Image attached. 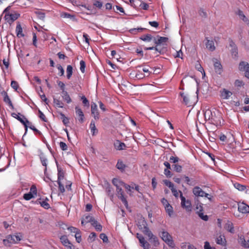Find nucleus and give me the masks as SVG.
I'll return each mask as SVG.
<instances>
[{
    "instance_id": "5701e85b",
    "label": "nucleus",
    "mask_w": 249,
    "mask_h": 249,
    "mask_svg": "<svg viewBox=\"0 0 249 249\" xmlns=\"http://www.w3.org/2000/svg\"><path fill=\"white\" fill-rule=\"evenodd\" d=\"M231 95L232 93L231 91L225 89L221 92V96L224 99H228Z\"/></svg>"
},
{
    "instance_id": "79ce46f5",
    "label": "nucleus",
    "mask_w": 249,
    "mask_h": 249,
    "mask_svg": "<svg viewBox=\"0 0 249 249\" xmlns=\"http://www.w3.org/2000/svg\"><path fill=\"white\" fill-rule=\"evenodd\" d=\"M59 114L61 116V119L62 120V122L65 125L69 123V119L66 117L63 113L60 112L59 113Z\"/></svg>"
},
{
    "instance_id": "a878e982",
    "label": "nucleus",
    "mask_w": 249,
    "mask_h": 249,
    "mask_svg": "<svg viewBox=\"0 0 249 249\" xmlns=\"http://www.w3.org/2000/svg\"><path fill=\"white\" fill-rule=\"evenodd\" d=\"M206 47L211 51H213L215 49V47L214 45V42L213 40H207V41L206 43Z\"/></svg>"
},
{
    "instance_id": "39448f33",
    "label": "nucleus",
    "mask_w": 249,
    "mask_h": 249,
    "mask_svg": "<svg viewBox=\"0 0 249 249\" xmlns=\"http://www.w3.org/2000/svg\"><path fill=\"white\" fill-rule=\"evenodd\" d=\"M180 198L181 199V206L185 208L186 211L189 212L191 211V202L187 200H186L185 197L183 196L181 191H179Z\"/></svg>"
},
{
    "instance_id": "4be33fe9",
    "label": "nucleus",
    "mask_w": 249,
    "mask_h": 249,
    "mask_svg": "<svg viewBox=\"0 0 249 249\" xmlns=\"http://www.w3.org/2000/svg\"><path fill=\"white\" fill-rule=\"evenodd\" d=\"M126 166L125 164H124L121 160H118L117 163L116 165V167L120 170L121 171L123 172L124 171Z\"/></svg>"
},
{
    "instance_id": "58836bf2",
    "label": "nucleus",
    "mask_w": 249,
    "mask_h": 249,
    "mask_svg": "<svg viewBox=\"0 0 249 249\" xmlns=\"http://www.w3.org/2000/svg\"><path fill=\"white\" fill-rule=\"evenodd\" d=\"M226 229L231 233L234 232V228L233 224L231 222H228L226 224L225 226Z\"/></svg>"
},
{
    "instance_id": "393cba45",
    "label": "nucleus",
    "mask_w": 249,
    "mask_h": 249,
    "mask_svg": "<svg viewBox=\"0 0 249 249\" xmlns=\"http://www.w3.org/2000/svg\"><path fill=\"white\" fill-rule=\"evenodd\" d=\"M57 181H61L64 178V172L63 171L61 167H59L57 166Z\"/></svg>"
},
{
    "instance_id": "774afa93",
    "label": "nucleus",
    "mask_w": 249,
    "mask_h": 249,
    "mask_svg": "<svg viewBox=\"0 0 249 249\" xmlns=\"http://www.w3.org/2000/svg\"><path fill=\"white\" fill-rule=\"evenodd\" d=\"M234 84L236 87H241L244 85V83L242 80H236Z\"/></svg>"
},
{
    "instance_id": "a211bd4d",
    "label": "nucleus",
    "mask_w": 249,
    "mask_h": 249,
    "mask_svg": "<svg viewBox=\"0 0 249 249\" xmlns=\"http://www.w3.org/2000/svg\"><path fill=\"white\" fill-rule=\"evenodd\" d=\"M221 116L219 114L217 115V116H216L215 114L214 115H213L211 121L210 122V123L212 124H213L215 125H217L218 124H221Z\"/></svg>"
},
{
    "instance_id": "ea45409f",
    "label": "nucleus",
    "mask_w": 249,
    "mask_h": 249,
    "mask_svg": "<svg viewBox=\"0 0 249 249\" xmlns=\"http://www.w3.org/2000/svg\"><path fill=\"white\" fill-rule=\"evenodd\" d=\"M84 220L85 221V222L86 223H90L91 224H92V223H93V221H95L94 217L89 215H86L85 217Z\"/></svg>"
},
{
    "instance_id": "37998d69",
    "label": "nucleus",
    "mask_w": 249,
    "mask_h": 249,
    "mask_svg": "<svg viewBox=\"0 0 249 249\" xmlns=\"http://www.w3.org/2000/svg\"><path fill=\"white\" fill-rule=\"evenodd\" d=\"M40 159L42 165L45 167L44 169V172H45L47 170V159L44 156H40Z\"/></svg>"
},
{
    "instance_id": "49530a36",
    "label": "nucleus",
    "mask_w": 249,
    "mask_h": 249,
    "mask_svg": "<svg viewBox=\"0 0 249 249\" xmlns=\"http://www.w3.org/2000/svg\"><path fill=\"white\" fill-rule=\"evenodd\" d=\"M139 3V7H140L143 10H147L148 9L149 5L148 4L141 1H140Z\"/></svg>"
},
{
    "instance_id": "8fccbe9b",
    "label": "nucleus",
    "mask_w": 249,
    "mask_h": 249,
    "mask_svg": "<svg viewBox=\"0 0 249 249\" xmlns=\"http://www.w3.org/2000/svg\"><path fill=\"white\" fill-rule=\"evenodd\" d=\"M11 86L15 90H17L18 88V87H19L18 83L17 81H11Z\"/></svg>"
},
{
    "instance_id": "bf43d9fd",
    "label": "nucleus",
    "mask_w": 249,
    "mask_h": 249,
    "mask_svg": "<svg viewBox=\"0 0 249 249\" xmlns=\"http://www.w3.org/2000/svg\"><path fill=\"white\" fill-rule=\"evenodd\" d=\"M179 160V159L178 157L171 156L170 158L169 161L171 163H176Z\"/></svg>"
},
{
    "instance_id": "5fc2aeb1",
    "label": "nucleus",
    "mask_w": 249,
    "mask_h": 249,
    "mask_svg": "<svg viewBox=\"0 0 249 249\" xmlns=\"http://www.w3.org/2000/svg\"><path fill=\"white\" fill-rule=\"evenodd\" d=\"M198 216L200 218H201L202 220L204 221H207L208 220V216L207 215H204L202 212H197Z\"/></svg>"
},
{
    "instance_id": "aec40b11",
    "label": "nucleus",
    "mask_w": 249,
    "mask_h": 249,
    "mask_svg": "<svg viewBox=\"0 0 249 249\" xmlns=\"http://www.w3.org/2000/svg\"><path fill=\"white\" fill-rule=\"evenodd\" d=\"M180 95L183 98V101L184 104L188 106H192L190 102V98L188 94H185L183 92H180Z\"/></svg>"
},
{
    "instance_id": "b1692460",
    "label": "nucleus",
    "mask_w": 249,
    "mask_h": 249,
    "mask_svg": "<svg viewBox=\"0 0 249 249\" xmlns=\"http://www.w3.org/2000/svg\"><path fill=\"white\" fill-rule=\"evenodd\" d=\"M16 32L18 37H22L24 35L22 34V28L19 23H18L16 26Z\"/></svg>"
},
{
    "instance_id": "0eeeda50",
    "label": "nucleus",
    "mask_w": 249,
    "mask_h": 249,
    "mask_svg": "<svg viewBox=\"0 0 249 249\" xmlns=\"http://www.w3.org/2000/svg\"><path fill=\"white\" fill-rule=\"evenodd\" d=\"M239 69L240 71H245V76L249 78V64L246 62H241Z\"/></svg>"
},
{
    "instance_id": "4468645a",
    "label": "nucleus",
    "mask_w": 249,
    "mask_h": 249,
    "mask_svg": "<svg viewBox=\"0 0 249 249\" xmlns=\"http://www.w3.org/2000/svg\"><path fill=\"white\" fill-rule=\"evenodd\" d=\"M238 211L243 213H249V206L244 203L238 204Z\"/></svg>"
},
{
    "instance_id": "de8ad7c7",
    "label": "nucleus",
    "mask_w": 249,
    "mask_h": 249,
    "mask_svg": "<svg viewBox=\"0 0 249 249\" xmlns=\"http://www.w3.org/2000/svg\"><path fill=\"white\" fill-rule=\"evenodd\" d=\"M80 69L82 73H84L85 71L86 63L84 60H81L80 62Z\"/></svg>"
},
{
    "instance_id": "72a5a7b5",
    "label": "nucleus",
    "mask_w": 249,
    "mask_h": 249,
    "mask_svg": "<svg viewBox=\"0 0 249 249\" xmlns=\"http://www.w3.org/2000/svg\"><path fill=\"white\" fill-rule=\"evenodd\" d=\"M72 67L71 65H68L67 67V77L68 79H70L72 74Z\"/></svg>"
},
{
    "instance_id": "412c9836",
    "label": "nucleus",
    "mask_w": 249,
    "mask_h": 249,
    "mask_svg": "<svg viewBox=\"0 0 249 249\" xmlns=\"http://www.w3.org/2000/svg\"><path fill=\"white\" fill-rule=\"evenodd\" d=\"M238 242L241 245V246L244 248H249V240L246 242L243 236H240L239 237Z\"/></svg>"
},
{
    "instance_id": "1a4fd4ad",
    "label": "nucleus",
    "mask_w": 249,
    "mask_h": 249,
    "mask_svg": "<svg viewBox=\"0 0 249 249\" xmlns=\"http://www.w3.org/2000/svg\"><path fill=\"white\" fill-rule=\"evenodd\" d=\"M61 242L62 244L67 247L69 249H72L73 245L69 240L67 236L66 235L61 236L60 238Z\"/></svg>"
},
{
    "instance_id": "a18cd8bd",
    "label": "nucleus",
    "mask_w": 249,
    "mask_h": 249,
    "mask_svg": "<svg viewBox=\"0 0 249 249\" xmlns=\"http://www.w3.org/2000/svg\"><path fill=\"white\" fill-rule=\"evenodd\" d=\"M145 50H155L156 51L158 52L160 54H161V50H159L158 47L156 45V46L155 47H145L144 48Z\"/></svg>"
},
{
    "instance_id": "680f3d73",
    "label": "nucleus",
    "mask_w": 249,
    "mask_h": 249,
    "mask_svg": "<svg viewBox=\"0 0 249 249\" xmlns=\"http://www.w3.org/2000/svg\"><path fill=\"white\" fill-rule=\"evenodd\" d=\"M199 14L202 18H206L207 17V13L204 11L203 9L201 8L199 10Z\"/></svg>"
},
{
    "instance_id": "e433bc0d",
    "label": "nucleus",
    "mask_w": 249,
    "mask_h": 249,
    "mask_svg": "<svg viewBox=\"0 0 249 249\" xmlns=\"http://www.w3.org/2000/svg\"><path fill=\"white\" fill-rule=\"evenodd\" d=\"M233 185L236 189L240 191H243L246 189V186L240 184L237 182L234 183Z\"/></svg>"
},
{
    "instance_id": "a19ab883",
    "label": "nucleus",
    "mask_w": 249,
    "mask_h": 249,
    "mask_svg": "<svg viewBox=\"0 0 249 249\" xmlns=\"http://www.w3.org/2000/svg\"><path fill=\"white\" fill-rule=\"evenodd\" d=\"M172 166L174 170L178 173H180L182 171V166L178 164H173Z\"/></svg>"
},
{
    "instance_id": "13d9d810",
    "label": "nucleus",
    "mask_w": 249,
    "mask_h": 249,
    "mask_svg": "<svg viewBox=\"0 0 249 249\" xmlns=\"http://www.w3.org/2000/svg\"><path fill=\"white\" fill-rule=\"evenodd\" d=\"M23 198L26 200H29L31 199V188H30V191L28 193L25 194L23 195Z\"/></svg>"
},
{
    "instance_id": "f3484780",
    "label": "nucleus",
    "mask_w": 249,
    "mask_h": 249,
    "mask_svg": "<svg viewBox=\"0 0 249 249\" xmlns=\"http://www.w3.org/2000/svg\"><path fill=\"white\" fill-rule=\"evenodd\" d=\"M193 194L197 196H204L205 192H204L199 187L196 186L193 190Z\"/></svg>"
},
{
    "instance_id": "9b49d317",
    "label": "nucleus",
    "mask_w": 249,
    "mask_h": 249,
    "mask_svg": "<svg viewBox=\"0 0 249 249\" xmlns=\"http://www.w3.org/2000/svg\"><path fill=\"white\" fill-rule=\"evenodd\" d=\"M91 114L94 117V119L98 120L100 118L99 113L97 109V106L95 103H93L91 106Z\"/></svg>"
},
{
    "instance_id": "0e129e2a",
    "label": "nucleus",
    "mask_w": 249,
    "mask_h": 249,
    "mask_svg": "<svg viewBox=\"0 0 249 249\" xmlns=\"http://www.w3.org/2000/svg\"><path fill=\"white\" fill-rule=\"evenodd\" d=\"M59 146H60V147L61 148V149L63 151H66L68 149V146H67V144H66V143H65L63 142H60Z\"/></svg>"
},
{
    "instance_id": "6ab92c4d",
    "label": "nucleus",
    "mask_w": 249,
    "mask_h": 249,
    "mask_svg": "<svg viewBox=\"0 0 249 249\" xmlns=\"http://www.w3.org/2000/svg\"><path fill=\"white\" fill-rule=\"evenodd\" d=\"M75 112L77 116L79 117L78 119V121L81 123H83L84 121V115L82 111V110L79 108L78 107H76L75 108Z\"/></svg>"
},
{
    "instance_id": "cd10ccee",
    "label": "nucleus",
    "mask_w": 249,
    "mask_h": 249,
    "mask_svg": "<svg viewBox=\"0 0 249 249\" xmlns=\"http://www.w3.org/2000/svg\"><path fill=\"white\" fill-rule=\"evenodd\" d=\"M112 182L113 184L116 186V187L123 186L124 183L122 180L116 178H114L112 179Z\"/></svg>"
},
{
    "instance_id": "423d86ee",
    "label": "nucleus",
    "mask_w": 249,
    "mask_h": 249,
    "mask_svg": "<svg viewBox=\"0 0 249 249\" xmlns=\"http://www.w3.org/2000/svg\"><path fill=\"white\" fill-rule=\"evenodd\" d=\"M12 116L19 121L24 125L25 128V130L27 129V124H29V122L27 119L24 117V116L21 115L19 113H13Z\"/></svg>"
},
{
    "instance_id": "9d476101",
    "label": "nucleus",
    "mask_w": 249,
    "mask_h": 249,
    "mask_svg": "<svg viewBox=\"0 0 249 249\" xmlns=\"http://www.w3.org/2000/svg\"><path fill=\"white\" fill-rule=\"evenodd\" d=\"M168 40V38L166 37H162L157 36L156 37L153 38V41L155 45L158 47V45L163 44L166 43Z\"/></svg>"
},
{
    "instance_id": "6e6d98bb",
    "label": "nucleus",
    "mask_w": 249,
    "mask_h": 249,
    "mask_svg": "<svg viewBox=\"0 0 249 249\" xmlns=\"http://www.w3.org/2000/svg\"><path fill=\"white\" fill-rule=\"evenodd\" d=\"M57 182L58 184V189L59 191L62 193H64L65 191V189L64 185L61 183V181H57Z\"/></svg>"
},
{
    "instance_id": "20e7f679",
    "label": "nucleus",
    "mask_w": 249,
    "mask_h": 249,
    "mask_svg": "<svg viewBox=\"0 0 249 249\" xmlns=\"http://www.w3.org/2000/svg\"><path fill=\"white\" fill-rule=\"evenodd\" d=\"M48 201L49 199L46 197H40L36 201L32 200V204H40L44 209H48L50 208V204L48 203Z\"/></svg>"
},
{
    "instance_id": "e2e57ef3",
    "label": "nucleus",
    "mask_w": 249,
    "mask_h": 249,
    "mask_svg": "<svg viewBox=\"0 0 249 249\" xmlns=\"http://www.w3.org/2000/svg\"><path fill=\"white\" fill-rule=\"evenodd\" d=\"M131 5L134 6L135 8H137L138 5L139 4V0H129Z\"/></svg>"
},
{
    "instance_id": "c85d7f7f",
    "label": "nucleus",
    "mask_w": 249,
    "mask_h": 249,
    "mask_svg": "<svg viewBox=\"0 0 249 249\" xmlns=\"http://www.w3.org/2000/svg\"><path fill=\"white\" fill-rule=\"evenodd\" d=\"M90 128L91 132L92 133V135H94L98 133V130L96 127L95 121L93 120H91L90 122Z\"/></svg>"
},
{
    "instance_id": "2eb2a0df",
    "label": "nucleus",
    "mask_w": 249,
    "mask_h": 249,
    "mask_svg": "<svg viewBox=\"0 0 249 249\" xmlns=\"http://www.w3.org/2000/svg\"><path fill=\"white\" fill-rule=\"evenodd\" d=\"M1 94L3 95V101L4 102L7 104L12 109L14 108V107H13V104L9 97V96L8 95V94L6 92H5V91H3L1 92Z\"/></svg>"
},
{
    "instance_id": "69168bd1",
    "label": "nucleus",
    "mask_w": 249,
    "mask_h": 249,
    "mask_svg": "<svg viewBox=\"0 0 249 249\" xmlns=\"http://www.w3.org/2000/svg\"><path fill=\"white\" fill-rule=\"evenodd\" d=\"M186 182L189 185H194V181L188 177L184 176Z\"/></svg>"
},
{
    "instance_id": "7c9ffc66",
    "label": "nucleus",
    "mask_w": 249,
    "mask_h": 249,
    "mask_svg": "<svg viewBox=\"0 0 249 249\" xmlns=\"http://www.w3.org/2000/svg\"><path fill=\"white\" fill-rule=\"evenodd\" d=\"M213 115L212 112L210 110H207L204 112V117L206 120L211 121Z\"/></svg>"
},
{
    "instance_id": "f704fd0d",
    "label": "nucleus",
    "mask_w": 249,
    "mask_h": 249,
    "mask_svg": "<svg viewBox=\"0 0 249 249\" xmlns=\"http://www.w3.org/2000/svg\"><path fill=\"white\" fill-rule=\"evenodd\" d=\"M91 225L93 226L96 230L98 231H101L102 230V225L98 223V222L95 220L93 221V223H92Z\"/></svg>"
},
{
    "instance_id": "bb28decb",
    "label": "nucleus",
    "mask_w": 249,
    "mask_h": 249,
    "mask_svg": "<svg viewBox=\"0 0 249 249\" xmlns=\"http://www.w3.org/2000/svg\"><path fill=\"white\" fill-rule=\"evenodd\" d=\"M62 97L63 99L66 101L67 103H70L71 102V97H70L68 93L66 91H62Z\"/></svg>"
},
{
    "instance_id": "c03bdc74",
    "label": "nucleus",
    "mask_w": 249,
    "mask_h": 249,
    "mask_svg": "<svg viewBox=\"0 0 249 249\" xmlns=\"http://www.w3.org/2000/svg\"><path fill=\"white\" fill-rule=\"evenodd\" d=\"M216 243L221 245H225L226 243L225 239H223L221 236L218 237L216 241Z\"/></svg>"
},
{
    "instance_id": "f257e3e1",
    "label": "nucleus",
    "mask_w": 249,
    "mask_h": 249,
    "mask_svg": "<svg viewBox=\"0 0 249 249\" xmlns=\"http://www.w3.org/2000/svg\"><path fill=\"white\" fill-rule=\"evenodd\" d=\"M162 239L170 247H175L172 236L166 231H162L160 233Z\"/></svg>"
},
{
    "instance_id": "7ed1b4c3",
    "label": "nucleus",
    "mask_w": 249,
    "mask_h": 249,
    "mask_svg": "<svg viewBox=\"0 0 249 249\" xmlns=\"http://www.w3.org/2000/svg\"><path fill=\"white\" fill-rule=\"evenodd\" d=\"M20 15L15 12L13 13H6L4 15V19L5 21L9 24H11L14 21L17 20L19 17Z\"/></svg>"
},
{
    "instance_id": "ddd939ff",
    "label": "nucleus",
    "mask_w": 249,
    "mask_h": 249,
    "mask_svg": "<svg viewBox=\"0 0 249 249\" xmlns=\"http://www.w3.org/2000/svg\"><path fill=\"white\" fill-rule=\"evenodd\" d=\"M142 231L145 235L148 237L149 240L153 239L154 242L157 241V237L153 235L148 227H145L142 230Z\"/></svg>"
},
{
    "instance_id": "864d4df0",
    "label": "nucleus",
    "mask_w": 249,
    "mask_h": 249,
    "mask_svg": "<svg viewBox=\"0 0 249 249\" xmlns=\"http://www.w3.org/2000/svg\"><path fill=\"white\" fill-rule=\"evenodd\" d=\"M74 236L75 237L76 240L78 243H80L82 241L81 235V231L79 230V232H77Z\"/></svg>"
},
{
    "instance_id": "338daca9",
    "label": "nucleus",
    "mask_w": 249,
    "mask_h": 249,
    "mask_svg": "<svg viewBox=\"0 0 249 249\" xmlns=\"http://www.w3.org/2000/svg\"><path fill=\"white\" fill-rule=\"evenodd\" d=\"M173 195L176 197H178V193H179L180 191H178L176 188L173 187L171 189Z\"/></svg>"
},
{
    "instance_id": "09e8293b",
    "label": "nucleus",
    "mask_w": 249,
    "mask_h": 249,
    "mask_svg": "<svg viewBox=\"0 0 249 249\" xmlns=\"http://www.w3.org/2000/svg\"><path fill=\"white\" fill-rule=\"evenodd\" d=\"M145 28H133L130 30V32L132 34H136L138 32H142V30H145Z\"/></svg>"
},
{
    "instance_id": "dca6fc26",
    "label": "nucleus",
    "mask_w": 249,
    "mask_h": 249,
    "mask_svg": "<svg viewBox=\"0 0 249 249\" xmlns=\"http://www.w3.org/2000/svg\"><path fill=\"white\" fill-rule=\"evenodd\" d=\"M114 147L117 150H122L125 149L126 147L124 143L121 142L119 140H116L114 143Z\"/></svg>"
},
{
    "instance_id": "c756f323",
    "label": "nucleus",
    "mask_w": 249,
    "mask_h": 249,
    "mask_svg": "<svg viewBox=\"0 0 249 249\" xmlns=\"http://www.w3.org/2000/svg\"><path fill=\"white\" fill-rule=\"evenodd\" d=\"M154 37L150 34H146L142 36L140 38L144 41L149 42L152 39L153 40Z\"/></svg>"
},
{
    "instance_id": "3c124183",
    "label": "nucleus",
    "mask_w": 249,
    "mask_h": 249,
    "mask_svg": "<svg viewBox=\"0 0 249 249\" xmlns=\"http://www.w3.org/2000/svg\"><path fill=\"white\" fill-rule=\"evenodd\" d=\"M163 182L165 184V185L168 186L169 188H170V189L174 187L173 183L168 180L165 179L163 180Z\"/></svg>"
},
{
    "instance_id": "052dcab7",
    "label": "nucleus",
    "mask_w": 249,
    "mask_h": 249,
    "mask_svg": "<svg viewBox=\"0 0 249 249\" xmlns=\"http://www.w3.org/2000/svg\"><path fill=\"white\" fill-rule=\"evenodd\" d=\"M37 196V189L34 184H32V198Z\"/></svg>"
},
{
    "instance_id": "f8f14e48",
    "label": "nucleus",
    "mask_w": 249,
    "mask_h": 249,
    "mask_svg": "<svg viewBox=\"0 0 249 249\" xmlns=\"http://www.w3.org/2000/svg\"><path fill=\"white\" fill-rule=\"evenodd\" d=\"M213 62L214 63L213 65L215 72L220 74L223 71L222 66L221 63L216 59H213Z\"/></svg>"
},
{
    "instance_id": "603ef678",
    "label": "nucleus",
    "mask_w": 249,
    "mask_h": 249,
    "mask_svg": "<svg viewBox=\"0 0 249 249\" xmlns=\"http://www.w3.org/2000/svg\"><path fill=\"white\" fill-rule=\"evenodd\" d=\"M231 55L233 57H236L237 56L238 50H237V46L235 47H234L233 48H231Z\"/></svg>"
},
{
    "instance_id": "c9c22d12",
    "label": "nucleus",
    "mask_w": 249,
    "mask_h": 249,
    "mask_svg": "<svg viewBox=\"0 0 249 249\" xmlns=\"http://www.w3.org/2000/svg\"><path fill=\"white\" fill-rule=\"evenodd\" d=\"M53 103L56 107L63 108L64 107V104L62 101L54 98H53Z\"/></svg>"
},
{
    "instance_id": "f03ea898",
    "label": "nucleus",
    "mask_w": 249,
    "mask_h": 249,
    "mask_svg": "<svg viewBox=\"0 0 249 249\" xmlns=\"http://www.w3.org/2000/svg\"><path fill=\"white\" fill-rule=\"evenodd\" d=\"M21 240L18 235H9L6 238L3 240V243L5 246H8L9 244H16Z\"/></svg>"
},
{
    "instance_id": "4d7b16f0",
    "label": "nucleus",
    "mask_w": 249,
    "mask_h": 249,
    "mask_svg": "<svg viewBox=\"0 0 249 249\" xmlns=\"http://www.w3.org/2000/svg\"><path fill=\"white\" fill-rule=\"evenodd\" d=\"M100 238L103 240V242L104 243H107L108 241L107 236L106 235V234L104 233L100 234Z\"/></svg>"
},
{
    "instance_id": "2f4dec72",
    "label": "nucleus",
    "mask_w": 249,
    "mask_h": 249,
    "mask_svg": "<svg viewBox=\"0 0 249 249\" xmlns=\"http://www.w3.org/2000/svg\"><path fill=\"white\" fill-rule=\"evenodd\" d=\"M139 228L142 230L145 227H147V222L145 220L144 218H142L140 220V221L138 222Z\"/></svg>"
},
{
    "instance_id": "6e6552de",
    "label": "nucleus",
    "mask_w": 249,
    "mask_h": 249,
    "mask_svg": "<svg viewBox=\"0 0 249 249\" xmlns=\"http://www.w3.org/2000/svg\"><path fill=\"white\" fill-rule=\"evenodd\" d=\"M116 191L118 198L120 199L123 204L127 207L128 206V203L124 195V192L123 191L121 187H116Z\"/></svg>"
},
{
    "instance_id": "4c0bfd02",
    "label": "nucleus",
    "mask_w": 249,
    "mask_h": 249,
    "mask_svg": "<svg viewBox=\"0 0 249 249\" xmlns=\"http://www.w3.org/2000/svg\"><path fill=\"white\" fill-rule=\"evenodd\" d=\"M34 13L41 19H43L45 18V14L38 9H36Z\"/></svg>"
},
{
    "instance_id": "473e14b6",
    "label": "nucleus",
    "mask_w": 249,
    "mask_h": 249,
    "mask_svg": "<svg viewBox=\"0 0 249 249\" xmlns=\"http://www.w3.org/2000/svg\"><path fill=\"white\" fill-rule=\"evenodd\" d=\"M164 208L166 213H168L169 216L170 217H171L173 215L174 213L173 209L172 206L170 204H169L167 206H165V207Z\"/></svg>"
}]
</instances>
